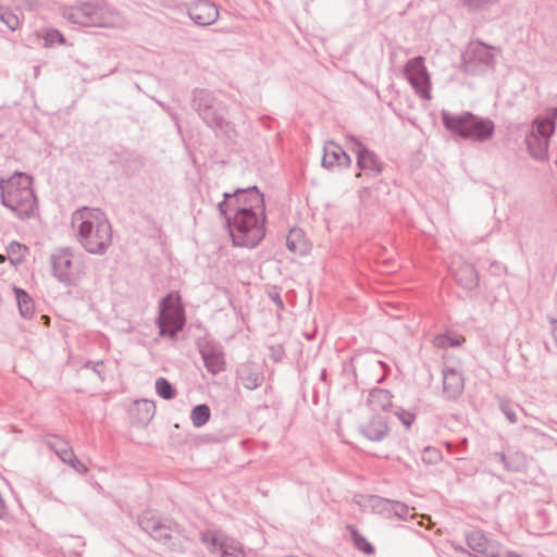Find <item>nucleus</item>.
I'll list each match as a JSON object with an SVG mask.
<instances>
[{
	"mask_svg": "<svg viewBox=\"0 0 557 557\" xmlns=\"http://www.w3.org/2000/svg\"><path fill=\"white\" fill-rule=\"evenodd\" d=\"M233 246L255 248L265 236L264 195L257 186L225 191L218 203Z\"/></svg>",
	"mask_w": 557,
	"mask_h": 557,
	"instance_id": "nucleus-1",
	"label": "nucleus"
},
{
	"mask_svg": "<svg viewBox=\"0 0 557 557\" xmlns=\"http://www.w3.org/2000/svg\"><path fill=\"white\" fill-rule=\"evenodd\" d=\"M76 238L89 253L102 256L112 244V227L100 209L83 208L72 216Z\"/></svg>",
	"mask_w": 557,
	"mask_h": 557,
	"instance_id": "nucleus-2",
	"label": "nucleus"
},
{
	"mask_svg": "<svg viewBox=\"0 0 557 557\" xmlns=\"http://www.w3.org/2000/svg\"><path fill=\"white\" fill-rule=\"evenodd\" d=\"M190 106L216 136L228 140H233L237 136L234 123L226 119L227 106L213 91L206 88L193 89Z\"/></svg>",
	"mask_w": 557,
	"mask_h": 557,
	"instance_id": "nucleus-3",
	"label": "nucleus"
},
{
	"mask_svg": "<svg viewBox=\"0 0 557 557\" xmlns=\"http://www.w3.org/2000/svg\"><path fill=\"white\" fill-rule=\"evenodd\" d=\"M33 178L25 173H15L0 181V201L17 218L28 219L37 208V198L32 187Z\"/></svg>",
	"mask_w": 557,
	"mask_h": 557,
	"instance_id": "nucleus-4",
	"label": "nucleus"
},
{
	"mask_svg": "<svg viewBox=\"0 0 557 557\" xmlns=\"http://www.w3.org/2000/svg\"><path fill=\"white\" fill-rule=\"evenodd\" d=\"M139 528L152 540L166 546L171 552L185 553L188 536L184 528L172 518H164L152 511H144L138 516Z\"/></svg>",
	"mask_w": 557,
	"mask_h": 557,
	"instance_id": "nucleus-5",
	"label": "nucleus"
},
{
	"mask_svg": "<svg viewBox=\"0 0 557 557\" xmlns=\"http://www.w3.org/2000/svg\"><path fill=\"white\" fill-rule=\"evenodd\" d=\"M441 117L444 127L451 135L466 140L484 143L490 140L495 133V124L491 119L475 115L470 111L451 114L443 110Z\"/></svg>",
	"mask_w": 557,
	"mask_h": 557,
	"instance_id": "nucleus-6",
	"label": "nucleus"
},
{
	"mask_svg": "<svg viewBox=\"0 0 557 557\" xmlns=\"http://www.w3.org/2000/svg\"><path fill=\"white\" fill-rule=\"evenodd\" d=\"M71 23L85 27H115L122 23L121 14L104 0L82 2L64 10Z\"/></svg>",
	"mask_w": 557,
	"mask_h": 557,
	"instance_id": "nucleus-7",
	"label": "nucleus"
},
{
	"mask_svg": "<svg viewBox=\"0 0 557 557\" xmlns=\"http://www.w3.org/2000/svg\"><path fill=\"white\" fill-rule=\"evenodd\" d=\"M159 335L175 338L186 324L185 310L181 304V297L172 293L161 298L159 302V315L156 321Z\"/></svg>",
	"mask_w": 557,
	"mask_h": 557,
	"instance_id": "nucleus-8",
	"label": "nucleus"
},
{
	"mask_svg": "<svg viewBox=\"0 0 557 557\" xmlns=\"http://www.w3.org/2000/svg\"><path fill=\"white\" fill-rule=\"evenodd\" d=\"M499 49L481 40L470 41L462 52V67L469 75H483L493 71Z\"/></svg>",
	"mask_w": 557,
	"mask_h": 557,
	"instance_id": "nucleus-9",
	"label": "nucleus"
},
{
	"mask_svg": "<svg viewBox=\"0 0 557 557\" xmlns=\"http://www.w3.org/2000/svg\"><path fill=\"white\" fill-rule=\"evenodd\" d=\"M199 540L211 555L218 557H247L244 545L221 531L205 530L200 533Z\"/></svg>",
	"mask_w": 557,
	"mask_h": 557,
	"instance_id": "nucleus-10",
	"label": "nucleus"
},
{
	"mask_svg": "<svg viewBox=\"0 0 557 557\" xmlns=\"http://www.w3.org/2000/svg\"><path fill=\"white\" fill-rule=\"evenodd\" d=\"M405 75L414 89V91L423 99L431 98V82L430 75L424 64V58L421 55L414 57L407 61L405 65Z\"/></svg>",
	"mask_w": 557,
	"mask_h": 557,
	"instance_id": "nucleus-11",
	"label": "nucleus"
},
{
	"mask_svg": "<svg viewBox=\"0 0 557 557\" xmlns=\"http://www.w3.org/2000/svg\"><path fill=\"white\" fill-rule=\"evenodd\" d=\"M73 258L74 252L70 247L57 248L50 255L52 275L66 287L74 286L76 283L72 272Z\"/></svg>",
	"mask_w": 557,
	"mask_h": 557,
	"instance_id": "nucleus-12",
	"label": "nucleus"
},
{
	"mask_svg": "<svg viewBox=\"0 0 557 557\" xmlns=\"http://www.w3.org/2000/svg\"><path fill=\"white\" fill-rule=\"evenodd\" d=\"M197 347L209 373L218 374L225 370L224 350L219 342L203 337L197 341Z\"/></svg>",
	"mask_w": 557,
	"mask_h": 557,
	"instance_id": "nucleus-13",
	"label": "nucleus"
},
{
	"mask_svg": "<svg viewBox=\"0 0 557 557\" xmlns=\"http://www.w3.org/2000/svg\"><path fill=\"white\" fill-rule=\"evenodd\" d=\"M347 140L351 143L350 149L357 156V166L363 171L367 176L376 177L382 173L383 165L377 156L368 149L358 138L347 135Z\"/></svg>",
	"mask_w": 557,
	"mask_h": 557,
	"instance_id": "nucleus-14",
	"label": "nucleus"
},
{
	"mask_svg": "<svg viewBox=\"0 0 557 557\" xmlns=\"http://www.w3.org/2000/svg\"><path fill=\"white\" fill-rule=\"evenodd\" d=\"M467 545L481 557H502V545L487 539L482 530H472L466 534Z\"/></svg>",
	"mask_w": 557,
	"mask_h": 557,
	"instance_id": "nucleus-15",
	"label": "nucleus"
},
{
	"mask_svg": "<svg viewBox=\"0 0 557 557\" xmlns=\"http://www.w3.org/2000/svg\"><path fill=\"white\" fill-rule=\"evenodd\" d=\"M553 135H548V128L543 127L542 132L532 125V129L525 136V145L529 154L536 161L548 160L549 140Z\"/></svg>",
	"mask_w": 557,
	"mask_h": 557,
	"instance_id": "nucleus-16",
	"label": "nucleus"
},
{
	"mask_svg": "<svg viewBox=\"0 0 557 557\" xmlns=\"http://www.w3.org/2000/svg\"><path fill=\"white\" fill-rule=\"evenodd\" d=\"M190 20L199 26H209L219 17V10L208 0H197L187 10Z\"/></svg>",
	"mask_w": 557,
	"mask_h": 557,
	"instance_id": "nucleus-17",
	"label": "nucleus"
},
{
	"mask_svg": "<svg viewBox=\"0 0 557 557\" xmlns=\"http://www.w3.org/2000/svg\"><path fill=\"white\" fill-rule=\"evenodd\" d=\"M443 375V396L447 400H457L465 389V377L462 372L455 368H444Z\"/></svg>",
	"mask_w": 557,
	"mask_h": 557,
	"instance_id": "nucleus-18",
	"label": "nucleus"
},
{
	"mask_svg": "<svg viewBox=\"0 0 557 557\" xmlns=\"http://www.w3.org/2000/svg\"><path fill=\"white\" fill-rule=\"evenodd\" d=\"M351 158L335 141H327L323 148L322 166L333 169L334 166L349 168Z\"/></svg>",
	"mask_w": 557,
	"mask_h": 557,
	"instance_id": "nucleus-19",
	"label": "nucleus"
},
{
	"mask_svg": "<svg viewBox=\"0 0 557 557\" xmlns=\"http://www.w3.org/2000/svg\"><path fill=\"white\" fill-rule=\"evenodd\" d=\"M388 431L387 419L381 414H373L367 422L359 425V432L372 442L383 441Z\"/></svg>",
	"mask_w": 557,
	"mask_h": 557,
	"instance_id": "nucleus-20",
	"label": "nucleus"
},
{
	"mask_svg": "<svg viewBox=\"0 0 557 557\" xmlns=\"http://www.w3.org/2000/svg\"><path fill=\"white\" fill-rule=\"evenodd\" d=\"M236 376L247 389H256L264 380L261 368L255 362H244L239 364L236 370Z\"/></svg>",
	"mask_w": 557,
	"mask_h": 557,
	"instance_id": "nucleus-21",
	"label": "nucleus"
},
{
	"mask_svg": "<svg viewBox=\"0 0 557 557\" xmlns=\"http://www.w3.org/2000/svg\"><path fill=\"white\" fill-rule=\"evenodd\" d=\"M454 276L458 285L467 290H473L479 285V273L473 264L461 262L460 265L454 270Z\"/></svg>",
	"mask_w": 557,
	"mask_h": 557,
	"instance_id": "nucleus-22",
	"label": "nucleus"
},
{
	"mask_svg": "<svg viewBox=\"0 0 557 557\" xmlns=\"http://www.w3.org/2000/svg\"><path fill=\"white\" fill-rule=\"evenodd\" d=\"M393 395L389 391L384 388H372L370 391L369 397H368V405L371 407L373 411H387L392 408Z\"/></svg>",
	"mask_w": 557,
	"mask_h": 557,
	"instance_id": "nucleus-23",
	"label": "nucleus"
},
{
	"mask_svg": "<svg viewBox=\"0 0 557 557\" xmlns=\"http://www.w3.org/2000/svg\"><path fill=\"white\" fill-rule=\"evenodd\" d=\"M286 246L289 251L304 256L309 251L305 233L300 228H292L286 236Z\"/></svg>",
	"mask_w": 557,
	"mask_h": 557,
	"instance_id": "nucleus-24",
	"label": "nucleus"
},
{
	"mask_svg": "<svg viewBox=\"0 0 557 557\" xmlns=\"http://www.w3.org/2000/svg\"><path fill=\"white\" fill-rule=\"evenodd\" d=\"M46 444L64 463L75 455L69 442L61 436L49 435L46 438Z\"/></svg>",
	"mask_w": 557,
	"mask_h": 557,
	"instance_id": "nucleus-25",
	"label": "nucleus"
},
{
	"mask_svg": "<svg viewBox=\"0 0 557 557\" xmlns=\"http://www.w3.org/2000/svg\"><path fill=\"white\" fill-rule=\"evenodd\" d=\"M146 163V158L134 151H125L121 154L120 164L127 173L138 172Z\"/></svg>",
	"mask_w": 557,
	"mask_h": 557,
	"instance_id": "nucleus-26",
	"label": "nucleus"
},
{
	"mask_svg": "<svg viewBox=\"0 0 557 557\" xmlns=\"http://www.w3.org/2000/svg\"><path fill=\"white\" fill-rule=\"evenodd\" d=\"M13 290L15 294L20 314L24 319H30L35 312L34 301H33L32 297L24 289H22L20 287H14Z\"/></svg>",
	"mask_w": 557,
	"mask_h": 557,
	"instance_id": "nucleus-27",
	"label": "nucleus"
},
{
	"mask_svg": "<svg viewBox=\"0 0 557 557\" xmlns=\"http://www.w3.org/2000/svg\"><path fill=\"white\" fill-rule=\"evenodd\" d=\"M557 107L547 110L546 115H539L533 120V126L541 133L543 127L548 128V135L556 131Z\"/></svg>",
	"mask_w": 557,
	"mask_h": 557,
	"instance_id": "nucleus-28",
	"label": "nucleus"
},
{
	"mask_svg": "<svg viewBox=\"0 0 557 557\" xmlns=\"http://www.w3.org/2000/svg\"><path fill=\"white\" fill-rule=\"evenodd\" d=\"M134 405L137 413V420L143 424H148L156 413L154 403L148 399H141L135 401Z\"/></svg>",
	"mask_w": 557,
	"mask_h": 557,
	"instance_id": "nucleus-29",
	"label": "nucleus"
},
{
	"mask_svg": "<svg viewBox=\"0 0 557 557\" xmlns=\"http://www.w3.org/2000/svg\"><path fill=\"white\" fill-rule=\"evenodd\" d=\"M394 500L372 495L369 498V505L373 512L383 516L386 519H392Z\"/></svg>",
	"mask_w": 557,
	"mask_h": 557,
	"instance_id": "nucleus-30",
	"label": "nucleus"
},
{
	"mask_svg": "<svg viewBox=\"0 0 557 557\" xmlns=\"http://www.w3.org/2000/svg\"><path fill=\"white\" fill-rule=\"evenodd\" d=\"M350 537L355 547L366 555H373L375 553L374 546L358 531L354 525H348Z\"/></svg>",
	"mask_w": 557,
	"mask_h": 557,
	"instance_id": "nucleus-31",
	"label": "nucleus"
},
{
	"mask_svg": "<svg viewBox=\"0 0 557 557\" xmlns=\"http://www.w3.org/2000/svg\"><path fill=\"white\" fill-rule=\"evenodd\" d=\"M211 417L210 407L206 404L195 406L190 412V419L195 428L203 426Z\"/></svg>",
	"mask_w": 557,
	"mask_h": 557,
	"instance_id": "nucleus-32",
	"label": "nucleus"
},
{
	"mask_svg": "<svg viewBox=\"0 0 557 557\" xmlns=\"http://www.w3.org/2000/svg\"><path fill=\"white\" fill-rule=\"evenodd\" d=\"M27 252L28 248L17 242H11L7 247V253L9 256L10 262L14 265L21 264L24 261L25 255Z\"/></svg>",
	"mask_w": 557,
	"mask_h": 557,
	"instance_id": "nucleus-33",
	"label": "nucleus"
},
{
	"mask_svg": "<svg viewBox=\"0 0 557 557\" xmlns=\"http://www.w3.org/2000/svg\"><path fill=\"white\" fill-rule=\"evenodd\" d=\"M156 392L165 400H171L176 396V388L163 376L156 380Z\"/></svg>",
	"mask_w": 557,
	"mask_h": 557,
	"instance_id": "nucleus-34",
	"label": "nucleus"
},
{
	"mask_svg": "<svg viewBox=\"0 0 557 557\" xmlns=\"http://www.w3.org/2000/svg\"><path fill=\"white\" fill-rule=\"evenodd\" d=\"M499 0H461L463 8L469 12H484L497 4Z\"/></svg>",
	"mask_w": 557,
	"mask_h": 557,
	"instance_id": "nucleus-35",
	"label": "nucleus"
},
{
	"mask_svg": "<svg viewBox=\"0 0 557 557\" xmlns=\"http://www.w3.org/2000/svg\"><path fill=\"white\" fill-rule=\"evenodd\" d=\"M0 21L7 25L10 30H16L21 21L16 13L7 7L0 5Z\"/></svg>",
	"mask_w": 557,
	"mask_h": 557,
	"instance_id": "nucleus-36",
	"label": "nucleus"
},
{
	"mask_svg": "<svg viewBox=\"0 0 557 557\" xmlns=\"http://www.w3.org/2000/svg\"><path fill=\"white\" fill-rule=\"evenodd\" d=\"M527 468L525 456L522 453L515 451L509 454V461L507 463V471L522 472Z\"/></svg>",
	"mask_w": 557,
	"mask_h": 557,
	"instance_id": "nucleus-37",
	"label": "nucleus"
},
{
	"mask_svg": "<svg viewBox=\"0 0 557 557\" xmlns=\"http://www.w3.org/2000/svg\"><path fill=\"white\" fill-rule=\"evenodd\" d=\"M45 46L51 47L54 44L63 45L65 37L55 28L48 29L44 36Z\"/></svg>",
	"mask_w": 557,
	"mask_h": 557,
	"instance_id": "nucleus-38",
	"label": "nucleus"
},
{
	"mask_svg": "<svg viewBox=\"0 0 557 557\" xmlns=\"http://www.w3.org/2000/svg\"><path fill=\"white\" fill-rule=\"evenodd\" d=\"M442 459V453L434 447H425L422 451V461L426 465H435Z\"/></svg>",
	"mask_w": 557,
	"mask_h": 557,
	"instance_id": "nucleus-39",
	"label": "nucleus"
},
{
	"mask_svg": "<svg viewBox=\"0 0 557 557\" xmlns=\"http://www.w3.org/2000/svg\"><path fill=\"white\" fill-rule=\"evenodd\" d=\"M394 517L398 518L399 520L406 521L409 517V507L401 502L394 500L392 518Z\"/></svg>",
	"mask_w": 557,
	"mask_h": 557,
	"instance_id": "nucleus-40",
	"label": "nucleus"
},
{
	"mask_svg": "<svg viewBox=\"0 0 557 557\" xmlns=\"http://www.w3.org/2000/svg\"><path fill=\"white\" fill-rule=\"evenodd\" d=\"M465 339L460 338H454L447 335H438L435 337L434 343L437 347H457L463 342Z\"/></svg>",
	"mask_w": 557,
	"mask_h": 557,
	"instance_id": "nucleus-41",
	"label": "nucleus"
},
{
	"mask_svg": "<svg viewBox=\"0 0 557 557\" xmlns=\"http://www.w3.org/2000/svg\"><path fill=\"white\" fill-rule=\"evenodd\" d=\"M84 368L91 369L100 377L101 381L106 380L107 373H106V364L103 361H101V360L96 361V362L87 361L84 364Z\"/></svg>",
	"mask_w": 557,
	"mask_h": 557,
	"instance_id": "nucleus-42",
	"label": "nucleus"
},
{
	"mask_svg": "<svg viewBox=\"0 0 557 557\" xmlns=\"http://www.w3.org/2000/svg\"><path fill=\"white\" fill-rule=\"evenodd\" d=\"M395 416L400 420V422L406 426V428H410L412 425V423L414 422L416 420V414L410 412V411H407L403 408H398L396 411H395Z\"/></svg>",
	"mask_w": 557,
	"mask_h": 557,
	"instance_id": "nucleus-43",
	"label": "nucleus"
},
{
	"mask_svg": "<svg viewBox=\"0 0 557 557\" xmlns=\"http://www.w3.org/2000/svg\"><path fill=\"white\" fill-rule=\"evenodd\" d=\"M500 410L510 423H516L518 421L517 414L508 401L500 403Z\"/></svg>",
	"mask_w": 557,
	"mask_h": 557,
	"instance_id": "nucleus-44",
	"label": "nucleus"
},
{
	"mask_svg": "<svg viewBox=\"0 0 557 557\" xmlns=\"http://www.w3.org/2000/svg\"><path fill=\"white\" fill-rule=\"evenodd\" d=\"M269 350H270V355L269 357L274 361V362H280L283 360V358L285 357V350L283 348L282 345H271L269 347Z\"/></svg>",
	"mask_w": 557,
	"mask_h": 557,
	"instance_id": "nucleus-45",
	"label": "nucleus"
},
{
	"mask_svg": "<svg viewBox=\"0 0 557 557\" xmlns=\"http://www.w3.org/2000/svg\"><path fill=\"white\" fill-rule=\"evenodd\" d=\"M268 297L275 304L277 310L283 311L285 309V305L281 297V294L275 287L269 290Z\"/></svg>",
	"mask_w": 557,
	"mask_h": 557,
	"instance_id": "nucleus-46",
	"label": "nucleus"
},
{
	"mask_svg": "<svg viewBox=\"0 0 557 557\" xmlns=\"http://www.w3.org/2000/svg\"><path fill=\"white\" fill-rule=\"evenodd\" d=\"M66 465H69L70 467L75 469V471L82 474L88 471V468L79 459H77L75 455L72 458L67 459Z\"/></svg>",
	"mask_w": 557,
	"mask_h": 557,
	"instance_id": "nucleus-47",
	"label": "nucleus"
},
{
	"mask_svg": "<svg viewBox=\"0 0 557 557\" xmlns=\"http://www.w3.org/2000/svg\"><path fill=\"white\" fill-rule=\"evenodd\" d=\"M494 458H495L498 462L503 463L504 468L507 470V463H508V461H509V455H506L505 453H496V454L494 455Z\"/></svg>",
	"mask_w": 557,
	"mask_h": 557,
	"instance_id": "nucleus-48",
	"label": "nucleus"
},
{
	"mask_svg": "<svg viewBox=\"0 0 557 557\" xmlns=\"http://www.w3.org/2000/svg\"><path fill=\"white\" fill-rule=\"evenodd\" d=\"M549 322H550V332H552V335L554 337V342L555 344L557 345V319H554V318H548Z\"/></svg>",
	"mask_w": 557,
	"mask_h": 557,
	"instance_id": "nucleus-49",
	"label": "nucleus"
},
{
	"mask_svg": "<svg viewBox=\"0 0 557 557\" xmlns=\"http://www.w3.org/2000/svg\"><path fill=\"white\" fill-rule=\"evenodd\" d=\"M505 557H523L517 553H513V552H507Z\"/></svg>",
	"mask_w": 557,
	"mask_h": 557,
	"instance_id": "nucleus-50",
	"label": "nucleus"
},
{
	"mask_svg": "<svg viewBox=\"0 0 557 557\" xmlns=\"http://www.w3.org/2000/svg\"><path fill=\"white\" fill-rule=\"evenodd\" d=\"M326 375H327V374H326V370H325V369H323V370L321 371L320 380H322V381H326Z\"/></svg>",
	"mask_w": 557,
	"mask_h": 557,
	"instance_id": "nucleus-51",
	"label": "nucleus"
},
{
	"mask_svg": "<svg viewBox=\"0 0 557 557\" xmlns=\"http://www.w3.org/2000/svg\"><path fill=\"white\" fill-rule=\"evenodd\" d=\"M170 114H171L172 119L175 121V123L178 124L177 115L175 113H173V112H170Z\"/></svg>",
	"mask_w": 557,
	"mask_h": 557,
	"instance_id": "nucleus-52",
	"label": "nucleus"
},
{
	"mask_svg": "<svg viewBox=\"0 0 557 557\" xmlns=\"http://www.w3.org/2000/svg\"><path fill=\"white\" fill-rule=\"evenodd\" d=\"M467 443H468L467 438H463V440L460 442V446L466 447V446H467Z\"/></svg>",
	"mask_w": 557,
	"mask_h": 557,
	"instance_id": "nucleus-53",
	"label": "nucleus"
},
{
	"mask_svg": "<svg viewBox=\"0 0 557 557\" xmlns=\"http://www.w3.org/2000/svg\"><path fill=\"white\" fill-rule=\"evenodd\" d=\"M159 104H160V107H161V108H163V109H165L166 111H169V112H170V108H169V107H165V106H164V103L159 102Z\"/></svg>",
	"mask_w": 557,
	"mask_h": 557,
	"instance_id": "nucleus-54",
	"label": "nucleus"
},
{
	"mask_svg": "<svg viewBox=\"0 0 557 557\" xmlns=\"http://www.w3.org/2000/svg\"><path fill=\"white\" fill-rule=\"evenodd\" d=\"M29 0H20L18 3H27Z\"/></svg>",
	"mask_w": 557,
	"mask_h": 557,
	"instance_id": "nucleus-55",
	"label": "nucleus"
},
{
	"mask_svg": "<svg viewBox=\"0 0 557 557\" xmlns=\"http://www.w3.org/2000/svg\"><path fill=\"white\" fill-rule=\"evenodd\" d=\"M460 552L466 553L467 550L462 547L459 548Z\"/></svg>",
	"mask_w": 557,
	"mask_h": 557,
	"instance_id": "nucleus-56",
	"label": "nucleus"
}]
</instances>
